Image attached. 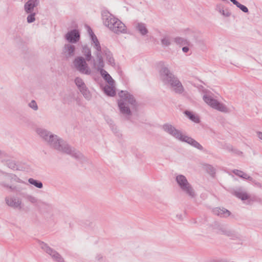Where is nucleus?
<instances>
[{"instance_id":"45","label":"nucleus","mask_w":262,"mask_h":262,"mask_svg":"<svg viewBox=\"0 0 262 262\" xmlns=\"http://www.w3.org/2000/svg\"><path fill=\"white\" fill-rule=\"evenodd\" d=\"M96 259L98 260V261H100L101 259H102V256L101 255H98L96 257Z\"/></svg>"},{"instance_id":"22","label":"nucleus","mask_w":262,"mask_h":262,"mask_svg":"<svg viewBox=\"0 0 262 262\" xmlns=\"http://www.w3.org/2000/svg\"><path fill=\"white\" fill-rule=\"evenodd\" d=\"M102 54H104L106 56V60L107 61L108 64L112 66H114L115 64V60L113 57L112 54L107 49H103L102 51Z\"/></svg>"},{"instance_id":"46","label":"nucleus","mask_w":262,"mask_h":262,"mask_svg":"<svg viewBox=\"0 0 262 262\" xmlns=\"http://www.w3.org/2000/svg\"><path fill=\"white\" fill-rule=\"evenodd\" d=\"M210 262H222V261L220 260L213 259V260H211Z\"/></svg>"},{"instance_id":"10","label":"nucleus","mask_w":262,"mask_h":262,"mask_svg":"<svg viewBox=\"0 0 262 262\" xmlns=\"http://www.w3.org/2000/svg\"><path fill=\"white\" fill-rule=\"evenodd\" d=\"M163 129L176 139L181 141L184 135L171 124L166 123L162 126Z\"/></svg>"},{"instance_id":"37","label":"nucleus","mask_w":262,"mask_h":262,"mask_svg":"<svg viewBox=\"0 0 262 262\" xmlns=\"http://www.w3.org/2000/svg\"><path fill=\"white\" fill-rule=\"evenodd\" d=\"M237 7L239 8L243 12H244L245 13H248L249 12L248 8L246 6H245L240 3L238 5Z\"/></svg>"},{"instance_id":"5","label":"nucleus","mask_w":262,"mask_h":262,"mask_svg":"<svg viewBox=\"0 0 262 262\" xmlns=\"http://www.w3.org/2000/svg\"><path fill=\"white\" fill-rule=\"evenodd\" d=\"M176 180L181 190L185 193L191 198L195 196L196 194L194 189L184 176L182 174L177 176Z\"/></svg>"},{"instance_id":"17","label":"nucleus","mask_w":262,"mask_h":262,"mask_svg":"<svg viewBox=\"0 0 262 262\" xmlns=\"http://www.w3.org/2000/svg\"><path fill=\"white\" fill-rule=\"evenodd\" d=\"M75 51V46L70 43L66 44L63 49V53L67 58L73 56Z\"/></svg>"},{"instance_id":"31","label":"nucleus","mask_w":262,"mask_h":262,"mask_svg":"<svg viewBox=\"0 0 262 262\" xmlns=\"http://www.w3.org/2000/svg\"><path fill=\"white\" fill-rule=\"evenodd\" d=\"M25 198L27 201L33 204H37L39 202L36 197L32 195L27 194L26 195Z\"/></svg>"},{"instance_id":"41","label":"nucleus","mask_w":262,"mask_h":262,"mask_svg":"<svg viewBox=\"0 0 262 262\" xmlns=\"http://www.w3.org/2000/svg\"><path fill=\"white\" fill-rule=\"evenodd\" d=\"M208 169L210 171L211 174H214L215 173V170L212 166L209 165L208 166Z\"/></svg>"},{"instance_id":"36","label":"nucleus","mask_w":262,"mask_h":262,"mask_svg":"<svg viewBox=\"0 0 262 262\" xmlns=\"http://www.w3.org/2000/svg\"><path fill=\"white\" fill-rule=\"evenodd\" d=\"M29 106L34 111H37L38 110V105L35 100H32L29 103Z\"/></svg>"},{"instance_id":"35","label":"nucleus","mask_w":262,"mask_h":262,"mask_svg":"<svg viewBox=\"0 0 262 262\" xmlns=\"http://www.w3.org/2000/svg\"><path fill=\"white\" fill-rule=\"evenodd\" d=\"M35 13L32 12L27 16V22L28 23H31L35 21Z\"/></svg>"},{"instance_id":"16","label":"nucleus","mask_w":262,"mask_h":262,"mask_svg":"<svg viewBox=\"0 0 262 262\" xmlns=\"http://www.w3.org/2000/svg\"><path fill=\"white\" fill-rule=\"evenodd\" d=\"M103 67H100L99 62H98L97 69L98 70H100L101 75L103 78L106 81H107L109 85H115V81L113 80L110 75L105 70L103 69Z\"/></svg>"},{"instance_id":"38","label":"nucleus","mask_w":262,"mask_h":262,"mask_svg":"<svg viewBox=\"0 0 262 262\" xmlns=\"http://www.w3.org/2000/svg\"><path fill=\"white\" fill-rule=\"evenodd\" d=\"M241 178L244 179L248 180L250 181H253V178L251 177L248 176L247 173H245L244 172L243 174L241 176Z\"/></svg>"},{"instance_id":"7","label":"nucleus","mask_w":262,"mask_h":262,"mask_svg":"<svg viewBox=\"0 0 262 262\" xmlns=\"http://www.w3.org/2000/svg\"><path fill=\"white\" fill-rule=\"evenodd\" d=\"M203 98L204 101L212 108L224 113L228 112V108L224 104L220 103L211 96L206 94L203 96Z\"/></svg>"},{"instance_id":"1","label":"nucleus","mask_w":262,"mask_h":262,"mask_svg":"<svg viewBox=\"0 0 262 262\" xmlns=\"http://www.w3.org/2000/svg\"><path fill=\"white\" fill-rule=\"evenodd\" d=\"M47 144L58 151L71 156L72 157L81 163L86 161V158L80 151L70 146L66 142H64L58 136L54 134L49 138Z\"/></svg>"},{"instance_id":"3","label":"nucleus","mask_w":262,"mask_h":262,"mask_svg":"<svg viewBox=\"0 0 262 262\" xmlns=\"http://www.w3.org/2000/svg\"><path fill=\"white\" fill-rule=\"evenodd\" d=\"M102 16L104 24L112 32L116 34L125 33L126 31L125 25L117 18L107 11L103 12Z\"/></svg>"},{"instance_id":"20","label":"nucleus","mask_w":262,"mask_h":262,"mask_svg":"<svg viewBox=\"0 0 262 262\" xmlns=\"http://www.w3.org/2000/svg\"><path fill=\"white\" fill-rule=\"evenodd\" d=\"M213 212L215 215L222 217H226L230 215V212L224 208H215L213 210Z\"/></svg>"},{"instance_id":"28","label":"nucleus","mask_w":262,"mask_h":262,"mask_svg":"<svg viewBox=\"0 0 262 262\" xmlns=\"http://www.w3.org/2000/svg\"><path fill=\"white\" fill-rule=\"evenodd\" d=\"M28 182L38 188H42L43 187V184L41 181L35 180L33 178H29L28 179Z\"/></svg>"},{"instance_id":"43","label":"nucleus","mask_w":262,"mask_h":262,"mask_svg":"<svg viewBox=\"0 0 262 262\" xmlns=\"http://www.w3.org/2000/svg\"><path fill=\"white\" fill-rule=\"evenodd\" d=\"M231 2H232L234 5H235L236 7L239 4L236 0H230Z\"/></svg>"},{"instance_id":"14","label":"nucleus","mask_w":262,"mask_h":262,"mask_svg":"<svg viewBox=\"0 0 262 262\" xmlns=\"http://www.w3.org/2000/svg\"><path fill=\"white\" fill-rule=\"evenodd\" d=\"M66 38L70 42L76 43L79 40V33L76 29L72 30L67 33Z\"/></svg>"},{"instance_id":"26","label":"nucleus","mask_w":262,"mask_h":262,"mask_svg":"<svg viewBox=\"0 0 262 262\" xmlns=\"http://www.w3.org/2000/svg\"><path fill=\"white\" fill-rule=\"evenodd\" d=\"M136 28L142 35H145L148 33V30L144 23H138Z\"/></svg>"},{"instance_id":"24","label":"nucleus","mask_w":262,"mask_h":262,"mask_svg":"<svg viewBox=\"0 0 262 262\" xmlns=\"http://www.w3.org/2000/svg\"><path fill=\"white\" fill-rule=\"evenodd\" d=\"M104 92L108 96L113 97L116 95L115 85H107L103 88Z\"/></svg>"},{"instance_id":"2","label":"nucleus","mask_w":262,"mask_h":262,"mask_svg":"<svg viewBox=\"0 0 262 262\" xmlns=\"http://www.w3.org/2000/svg\"><path fill=\"white\" fill-rule=\"evenodd\" d=\"M159 64L161 67L159 71L160 77L164 84L170 85L177 94L183 93L184 88L178 78L170 71L168 67L164 66L163 62L161 61Z\"/></svg>"},{"instance_id":"32","label":"nucleus","mask_w":262,"mask_h":262,"mask_svg":"<svg viewBox=\"0 0 262 262\" xmlns=\"http://www.w3.org/2000/svg\"><path fill=\"white\" fill-rule=\"evenodd\" d=\"M6 164L9 168L14 170L17 169V165L16 162L14 160H8L6 162Z\"/></svg>"},{"instance_id":"47","label":"nucleus","mask_w":262,"mask_h":262,"mask_svg":"<svg viewBox=\"0 0 262 262\" xmlns=\"http://www.w3.org/2000/svg\"><path fill=\"white\" fill-rule=\"evenodd\" d=\"M42 204L43 205H45L47 206H48V207H51L50 205L48 204H46V203H43H43H42Z\"/></svg>"},{"instance_id":"25","label":"nucleus","mask_w":262,"mask_h":262,"mask_svg":"<svg viewBox=\"0 0 262 262\" xmlns=\"http://www.w3.org/2000/svg\"><path fill=\"white\" fill-rule=\"evenodd\" d=\"M184 114L191 121L195 123H199L200 122L199 118L195 115L192 112L189 111H185Z\"/></svg>"},{"instance_id":"4","label":"nucleus","mask_w":262,"mask_h":262,"mask_svg":"<svg viewBox=\"0 0 262 262\" xmlns=\"http://www.w3.org/2000/svg\"><path fill=\"white\" fill-rule=\"evenodd\" d=\"M120 99L118 100V107L120 112L124 115H130L131 111L127 105V103L134 106L136 105V101L134 96L127 91H121L118 93Z\"/></svg>"},{"instance_id":"40","label":"nucleus","mask_w":262,"mask_h":262,"mask_svg":"<svg viewBox=\"0 0 262 262\" xmlns=\"http://www.w3.org/2000/svg\"><path fill=\"white\" fill-rule=\"evenodd\" d=\"M222 232L224 234H226L228 236H230L232 234V231L230 230H223Z\"/></svg>"},{"instance_id":"23","label":"nucleus","mask_w":262,"mask_h":262,"mask_svg":"<svg viewBox=\"0 0 262 262\" xmlns=\"http://www.w3.org/2000/svg\"><path fill=\"white\" fill-rule=\"evenodd\" d=\"M82 52L83 55L85 57V60L87 61H90L92 58L91 50L90 47L87 45L82 46Z\"/></svg>"},{"instance_id":"13","label":"nucleus","mask_w":262,"mask_h":262,"mask_svg":"<svg viewBox=\"0 0 262 262\" xmlns=\"http://www.w3.org/2000/svg\"><path fill=\"white\" fill-rule=\"evenodd\" d=\"M37 134L46 143L53 134L49 130L41 127L37 128L36 129Z\"/></svg>"},{"instance_id":"27","label":"nucleus","mask_w":262,"mask_h":262,"mask_svg":"<svg viewBox=\"0 0 262 262\" xmlns=\"http://www.w3.org/2000/svg\"><path fill=\"white\" fill-rule=\"evenodd\" d=\"M216 10L225 17H229L231 15V13L228 9L224 10L221 6H217L216 8Z\"/></svg>"},{"instance_id":"42","label":"nucleus","mask_w":262,"mask_h":262,"mask_svg":"<svg viewBox=\"0 0 262 262\" xmlns=\"http://www.w3.org/2000/svg\"><path fill=\"white\" fill-rule=\"evenodd\" d=\"M189 49L188 47H184L182 48V51L184 53H187L189 51Z\"/></svg>"},{"instance_id":"15","label":"nucleus","mask_w":262,"mask_h":262,"mask_svg":"<svg viewBox=\"0 0 262 262\" xmlns=\"http://www.w3.org/2000/svg\"><path fill=\"white\" fill-rule=\"evenodd\" d=\"M181 141L186 142L200 150H203V147L198 142H197L191 137H188L186 135H184Z\"/></svg>"},{"instance_id":"11","label":"nucleus","mask_w":262,"mask_h":262,"mask_svg":"<svg viewBox=\"0 0 262 262\" xmlns=\"http://www.w3.org/2000/svg\"><path fill=\"white\" fill-rule=\"evenodd\" d=\"M40 246L41 248L49 254L54 261L56 262H64V259L57 252L49 247L47 244L41 242Z\"/></svg>"},{"instance_id":"21","label":"nucleus","mask_w":262,"mask_h":262,"mask_svg":"<svg viewBox=\"0 0 262 262\" xmlns=\"http://www.w3.org/2000/svg\"><path fill=\"white\" fill-rule=\"evenodd\" d=\"M2 184L4 186V188L9 189L13 192H20V191L25 189V188H23L20 185L13 186L10 184H8V183H5L4 182H2Z\"/></svg>"},{"instance_id":"44","label":"nucleus","mask_w":262,"mask_h":262,"mask_svg":"<svg viewBox=\"0 0 262 262\" xmlns=\"http://www.w3.org/2000/svg\"><path fill=\"white\" fill-rule=\"evenodd\" d=\"M258 137L262 140V133L261 132H258L257 133Z\"/></svg>"},{"instance_id":"29","label":"nucleus","mask_w":262,"mask_h":262,"mask_svg":"<svg viewBox=\"0 0 262 262\" xmlns=\"http://www.w3.org/2000/svg\"><path fill=\"white\" fill-rule=\"evenodd\" d=\"M79 91L86 99L88 100L91 99L92 95L90 91L88 90L86 86H85L84 88L81 89Z\"/></svg>"},{"instance_id":"33","label":"nucleus","mask_w":262,"mask_h":262,"mask_svg":"<svg viewBox=\"0 0 262 262\" xmlns=\"http://www.w3.org/2000/svg\"><path fill=\"white\" fill-rule=\"evenodd\" d=\"M174 42L177 44L182 45V46L185 45L188 43V41H187L186 39H185L183 38H182V37H176L174 38Z\"/></svg>"},{"instance_id":"39","label":"nucleus","mask_w":262,"mask_h":262,"mask_svg":"<svg viewBox=\"0 0 262 262\" xmlns=\"http://www.w3.org/2000/svg\"><path fill=\"white\" fill-rule=\"evenodd\" d=\"M232 172L234 174L239 177L240 178H241V176L243 174V173H244V172L243 171H241V170H237V169L233 170L232 171Z\"/></svg>"},{"instance_id":"9","label":"nucleus","mask_w":262,"mask_h":262,"mask_svg":"<svg viewBox=\"0 0 262 262\" xmlns=\"http://www.w3.org/2000/svg\"><path fill=\"white\" fill-rule=\"evenodd\" d=\"M11 183L15 182L19 183H24L27 184L26 182L21 180L16 175L13 173H6L2 171H0V185L4 187L2 184V182Z\"/></svg>"},{"instance_id":"18","label":"nucleus","mask_w":262,"mask_h":262,"mask_svg":"<svg viewBox=\"0 0 262 262\" xmlns=\"http://www.w3.org/2000/svg\"><path fill=\"white\" fill-rule=\"evenodd\" d=\"M38 0H29L24 6V9L27 13H31L33 12L34 8L38 5Z\"/></svg>"},{"instance_id":"19","label":"nucleus","mask_w":262,"mask_h":262,"mask_svg":"<svg viewBox=\"0 0 262 262\" xmlns=\"http://www.w3.org/2000/svg\"><path fill=\"white\" fill-rule=\"evenodd\" d=\"M232 193L243 201L247 200L250 198L249 195L246 192L243 191L241 188L233 190Z\"/></svg>"},{"instance_id":"34","label":"nucleus","mask_w":262,"mask_h":262,"mask_svg":"<svg viewBox=\"0 0 262 262\" xmlns=\"http://www.w3.org/2000/svg\"><path fill=\"white\" fill-rule=\"evenodd\" d=\"M161 43L163 46H168L170 45V40L168 37H165L161 39Z\"/></svg>"},{"instance_id":"8","label":"nucleus","mask_w":262,"mask_h":262,"mask_svg":"<svg viewBox=\"0 0 262 262\" xmlns=\"http://www.w3.org/2000/svg\"><path fill=\"white\" fill-rule=\"evenodd\" d=\"M86 60L81 56H78L75 58L73 61V65L75 69L80 73L86 75H90L91 73Z\"/></svg>"},{"instance_id":"30","label":"nucleus","mask_w":262,"mask_h":262,"mask_svg":"<svg viewBox=\"0 0 262 262\" xmlns=\"http://www.w3.org/2000/svg\"><path fill=\"white\" fill-rule=\"evenodd\" d=\"M75 83L79 90L84 88L86 86L83 80L80 77H76L75 79Z\"/></svg>"},{"instance_id":"12","label":"nucleus","mask_w":262,"mask_h":262,"mask_svg":"<svg viewBox=\"0 0 262 262\" xmlns=\"http://www.w3.org/2000/svg\"><path fill=\"white\" fill-rule=\"evenodd\" d=\"M6 204L14 209H21L22 208V202L20 199L14 196H9L5 198Z\"/></svg>"},{"instance_id":"6","label":"nucleus","mask_w":262,"mask_h":262,"mask_svg":"<svg viewBox=\"0 0 262 262\" xmlns=\"http://www.w3.org/2000/svg\"><path fill=\"white\" fill-rule=\"evenodd\" d=\"M89 33L91 36V38L94 43V48L96 50L94 53L96 57L97 60L99 62V66L100 67H104V64L102 56V49L100 44L95 34L93 33L91 28L89 27L88 29Z\"/></svg>"}]
</instances>
